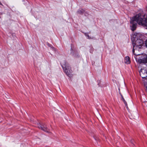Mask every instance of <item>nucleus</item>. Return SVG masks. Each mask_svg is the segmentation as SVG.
<instances>
[{
    "label": "nucleus",
    "mask_w": 147,
    "mask_h": 147,
    "mask_svg": "<svg viewBox=\"0 0 147 147\" xmlns=\"http://www.w3.org/2000/svg\"><path fill=\"white\" fill-rule=\"evenodd\" d=\"M124 62L127 64H129L130 63V58L129 57L127 56L125 57V59Z\"/></svg>",
    "instance_id": "6e6552de"
},
{
    "label": "nucleus",
    "mask_w": 147,
    "mask_h": 147,
    "mask_svg": "<svg viewBox=\"0 0 147 147\" xmlns=\"http://www.w3.org/2000/svg\"><path fill=\"white\" fill-rule=\"evenodd\" d=\"M86 36H87V34H86Z\"/></svg>",
    "instance_id": "2eb2a0df"
},
{
    "label": "nucleus",
    "mask_w": 147,
    "mask_h": 147,
    "mask_svg": "<svg viewBox=\"0 0 147 147\" xmlns=\"http://www.w3.org/2000/svg\"><path fill=\"white\" fill-rule=\"evenodd\" d=\"M140 75L142 78L147 77V72L144 69H142L140 72Z\"/></svg>",
    "instance_id": "423d86ee"
},
{
    "label": "nucleus",
    "mask_w": 147,
    "mask_h": 147,
    "mask_svg": "<svg viewBox=\"0 0 147 147\" xmlns=\"http://www.w3.org/2000/svg\"><path fill=\"white\" fill-rule=\"evenodd\" d=\"M121 98H122V100H123V102L124 103V104H125V107H126L127 109H128V107H127V102H126V101L125 100V99H124V98H123V97H122Z\"/></svg>",
    "instance_id": "9d476101"
},
{
    "label": "nucleus",
    "mask_w": 147,
    "mask_h": 147,
    "mask_svg": "<svg viewBox=\"0 0 147 147\" xmlns=\"http://www.w3.org/2000/svg\"><path fill=\"white\" fill-rule=\"evenodd\" d=\"M145 42V44L146 46L147 47V39L146 40Z\"/></svg>",
    "instance_id": "f8f14e48"
},
{
    "label": "nucleus",
    "mask_w": 147,
    "mask_h": 147,
    "mask_svg": "<svg viewBox=\"0 0 147 147\" xmlns=\"http://www.w3.org/2000/svg\"><path fill=\"white\" fill-rule=\"evenodd\" d=\"M0 4H1V3L0 2Z\"/></svg>",
    "instance_id": "4468645a"
},
{
    "label": "nucleus",
    "mask_w": 147,
    "mask_h": 147,
    "mask_svg": "<svg viewBox=\"0 0 147 147\" xmlns=\"http://www.w3.org/2000/svg\"><path fill=\"white\" fill-rule=\"evenodd\" d=\"M138 15V14L131 19L130 23L131 25H130V27H131V29L132 31H134L136 29L137 25V24L136 22L139 24V23L138 22V20L139 19V18H138L137 17V16Z\"/></svg>",
    "instance_id": "20e7f679"
},
{
    "label": "nucleus",
    "mask_w": 147,
    "mask_h": 147,
    "mask_svg": "<svg viewBox=\"0 0 147 147\" xmlns=\"http://www.w3.org/2000/svg\"><path fill=\"white\" fill-rule=\"evenodd\" d=\"M136 61L139 63H147V56L144 57L143 59H136Z\"/></svg>",
    "instance_id": "0eeeda50"
},
{
    "label": "nucleus",
    "mask_w": 147,
    "mask_h": 147,
    "mask_svg": "<svg viewBox=\"0 0 147 147\" xmlns=\"http://www.w3.org/2000/svg\"><path fill=\"white\" fill-rule=\"evenodd\" d=\"M121 98L123 97V96L121 94Z\"/></svg>",
    "instance_id": "ddd939ff"
},
{
    "label": "nucleus",
    "mask_w": 147,
    "mask_h": 147,
    "mask_svg": "<svg viewBox=\"0 0 147 147\" xmlns=\"http://www.w3.org/2000/svg\"><path fill=\"white\" fill-rule=\"evenodd\" d=\"M85 34L86 36V34H87V36L88 37V38L90 39H91V37L89 36V35H88V33H85Z\"/></svg>",
    "instance_id": "9b49d317"
},
{
    "label": "nucleus",
    "mask_w": 147,
    "mask_h": 147,
    "mask_svg": "<svg viewBox=\"0 0 147 147\" xmlns=\"http://www.w3.org/2000/svg\"><path fill=\"white\" fill-rule=\"evenodd\" d=\"M140 36L139 33H136L133 35V37L131 38L133 46L132 52L135 55L136 54L134 53L135 50H137L140 49L143 43V41L141 39H138Z\"/></svg>",
    "instance_id": "f257e3e1"
},
{
    "label": "nucleus",
    "mask_w": 147,
    "mask_h": 147,
    "mask_svg": "<svg viewBox=\"0 0 147 147\" xmlns=\"http://www.w3.org/2000/svg\"><path fill=\"white\" fill-rule=\"evenodd\" d=\"M84 12V10L82 9H79L77 11V13L79 14H82Z\"/></svg>",
    "instance_id": "1a4fd4ad"
},
{
    "label": "nucleus",
    "mask_w": 147,
    "mask_h": 147,
    "mask_svg": "<svg viewBox=\"0 0 147 147\" xmlns=\"http://www.w3.org/2000/svg\"><path fill=\"white\" fill-rule=\"evenodd\" d=\"M137 17L139 18L138 20L139 24L146 27L147 28V15L141 12L138 14Z\"/></svg>",
    "instance_id": "f03ea898"
},
{
    "label": "nucleus",
    "mask_w": 147,
    "mask_h": 147,
    "mask_svg": "<svg viewBox=\"0 0 147 147\" xmlns=\"http://www.w3.org/2000/svg\"><path fill=\"white\" fill-rule=\"evenodd\" d=\"M61 66L65 73L69 77L72 76V70L68 64H67L65 61H63L61 63Z\"/></svg>",
    "instance_id": "7ed1b4c3"
},
{
    "label": "nucleus",
    "mask_w": 147,
    "mask_h": 147,
    "mask_svg": "<svg viewBox=\"0 0 147 147\" xmlns=\"http://www.w3.org/2000/svg\"><path fill=\"white\" fill-rule=\"evenodd\" d=\"M38 127L39 129H41L44 131L46 132L47 133L49 132V129L47 128L45 124L39 123L38 124Z\"/></svg>",
    "instance_id": "39448f33"
}]
</instances>
